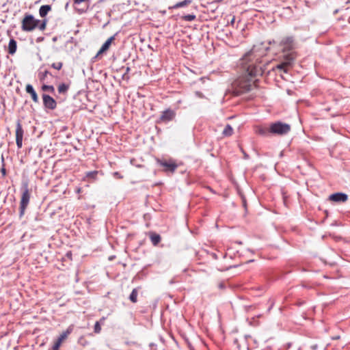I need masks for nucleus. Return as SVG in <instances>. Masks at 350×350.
<instances>
[{"instance_id": "obj_1", "label": "nucleus", "mask_w": 350, "mask_h": 350, "mask_svg": "<svg viewBox=\"0 0 350 350\" xmlns=\"http://www.w3.org/2000/svg\"><path fill=\"white\" fill-rule=\"evenodd\" d=\"M265 55V51L258 53L254 45V48L243 56L241 64L250 77L262 74L261 68L257 64L261 62V57Z\"/></svg>"}, {"instance_id": "obj_2", "label": "nucleus", "mask_w": 350, "mask_h": 350, "mask_svg": "<svg viewBox=\"0 0 350 350\" xmlns=\"http://www.w3.org/2000/svg\"><path fill=\"white\" fill-rule=\"evenodd\" d=\"M291 129L290 124L282 122L281 121H277L270 124L269 126V131L271 135L283 136L287 135Z\"/></svg>"}, {"instance_id": "obj_3", "label": "nucleus", "mask_w": 350, "mask_h": 350, "mask_svg": "<svg viewBox=\"0 0 350 350\" xmlns=\"http://www.w3.org/2000/svg\"><path fill=\"white\" fill-rule=\"evenodd\" d=\"M254 82L245 77L239 78L235 83V91L237 94H241L252 90Z\"/></svg>"}, {"instance_id": "obj_4", "label": "nucleus", "mask_w": 350, "mask_h": 350, "mask_svg": "<svg viewBox=\"0 0 350 350\" xmlns=\"http://www.w3.org/2000/svg\"><path fill=\"white\" fill-rule=\"evenodd\" d=\"M40 23V20L36 19L32 15L25 14L22 20V29L26 31H30L36 29Z\"/></svg>"}, {"instance_id": "obj_5", "label": "nucleus", "mask_w": 350, "mask_h": 350, "mask_svg": "<svg viewBox=\"0 0 350 350\" xmlns=\"http://www.w3.org/2000/svg\"><path fill=\"white\" fill-rule=\"evenodd\" d=\"M157 163L161 167H163V171L166 173L173 174L178 167V165L176 161L172 159H157Z\"/></svg>"}, {"instance_id": "obj_6", "label": "nucleus", "mask_w": 350, "mask_h": 350, "mask_svg": "<svg viewBox=\"0 0 350 350\" xmlns=\"http://www.w3.org/2000/svg\"><path fill=\"white\" fill-rule=\"evenodd\" d=\"M297 53L291 47H288L282 51L280 59L291 66L297 58Z\"/></svg>"}, {"instance_id": "obj_7", "label": "nucleus", "mask_w": 350, "mask_h": 350, "mask_svg": "<svg viewBox=\"0 0 350 350\" xmlns=\"http://www.w3.org/2000/svg\"><path fill=\"white\" fill-rule=\"evenodd\" d=\"M30 200V192L28 189L27 185H25L24 191H23L21 202H20V217H23L25 214V209L27 208Z\"/></svg>"}, {"instance_id": "obj_8", "label": "nucleus", "mask_w": 350, "mask_h": 350, "mask_svg": "<svg viewBox=\"0 0 350 350\" xmlns=\"http://www.w3.org/2000/svg\"><path fill=\"white\" fill-rule=\"evenodd\" d=\"M176 116L174 111L167 109L163 111L158 120L159 123H167L172 121Z\"/></svg>"}, {"instance_id": "obj_9", "label": "nucleus", "mask_w": 350, "mask_h": 350, "mask_svg": "<svg viewBox=\"0 0 350 350\" xmlns=\"http://www.w3.org/2000/svg\"><path fill=\"white\" fill-rule=\"evenodd\" d=\"M23 134L24 130L21 122L18 120L16 126V143L18 148H21L23 146Z\"/></svg>"}, {"instance_id": "obj_10", "label": "nucleus", "mask_w": 350, "mask_h": 350, "mask_svg": "<svg viewBox=\"0 0 350 350\" xmlns=\"http://www.w3.org/2000/svg\"><path fill=\"white\" fill-rule=\"evenodd\" d=\"M42 99L43 105L46 108L51 110H53L56 108L57 103L55 100V99L51 96L48 94H43Z\"/></svg>"}, {"instance_id": "obj_11", "label": "nucleus", "mask_w": 350, "mask_h": 350, "mask_svg": "<svg viewBox=\"0 0 350 350\" xmlns=\"http://www.w3.org/2000/svg\"><path fill=\"white\" fill-rule=\"evenodd\" d=\"M329 200L335 202H345L348 196L344 193H335L329 196Z\"/></svg>"}, {"instance_id": "obj_12", "label": "nucleus", "mask_w": 350, "mask_h": 350, "mask_svg": "<svg viewBox=\"0 0 350 350\" xmlns=\"http://www.w3.org/2000/svg\"><path fill=\"white\" fill-rule=\"evenodd\" d=\"M110 45H103L100 49L97 52L96 55L92 58V62H96V61L100 59L103 57V55L107 51H108Z\"/></svg>"}, {"instance_id": "obj_13", "label": "nucleus", "mask_w": 350, "mask_h": 350, "mask_svg": "<svg viewBox=\"0 0 350 350\" xmlns=\"http://www.w3.org/2000/svg\"><path fill=\"white\" fill-rule=\"evenodd\" d=\"M52 76L51 73L47 70H42L41 69L38 71V77L40 80V81L42 83H44L46 82H48V77Z\"/></svg>"}, {"instance_id": "obj_14", "label": "nucleus", "mask_w": 350, "mask_h": 350, "mask_svg": "<svg viewBox=\"0 0 350 350\" xmlns=\"http://www.w3.org/2000/svg\"><path fill=\"white\" fill-rule=\"evenodd\" d=\"M25 90L27 93L31 95V99L34 103H38L39 99L37 93L36 92L35 90L31 84H27L26 85Z\"/></svg>"}, {"instance_id": "obj_15", "label": "nucleus", "mask_w": 350, "mask_h": 350, "mask_svg": "<svg viewBox=\"0 0 350 350\" xmlns=\"http://www.w3.org/2000/svg\"><path fill=\"white\" fill-rule=\"evenodd\" d=\"M255 132L256 134L262 135V136H267L270 134V131H269V127L262 126H256L255 129Z\"/></svg>"}, {"instance_id": "obj_16", "label": "nucleus", "mask_w": 350, "mask_h": 350, "mask_svg": "<svg viewBox=\"0 0 350 350\" xmlns=\"http://www.w3.org/2000/svg\"><path fill=\"white\" fill-rule=\"evenodd\" d=\"M73 330V326L72 325H70L67 329L64 332H63L58 337V339H59L60 340L62 341H64L65 340L68 336L71 334V332H72Z\"/></svg>"}, {"instance_id": "obj_17", "label": "nucleus", "mask_w": 350, "mask_h": 350, "mask_svg": "<svg viewBox=\"0 0 350 350\" xmlns=\"http://www.w3.org/2000/svg\"><path fill=\"white\" fill-rule=\"evenodd\" d=\"M51 10V6L49 5H42L39 10V14L41 17L46 16L48 12Z\"/></svg>"}, {"instance_id": "obj_18", "label": "nucleus", "mask_w": 350, "mask_h": 350, "mask_svg": "<svg viewBox=\"0 0 350 350\" xmlns=\"http://www.w3.org/2000/svg\"><path fill=\"white\" fill-rule=\"evenodd\" d=\"M150 239L154 245H157L161 241V236L155 232L150 233Z\"/></svg>"}, {"instance_id": "obj_19", "label": "nucleus", "mask_w": 350, "mask_h": 350, "mask_svg": "<svg viewBox=\"0 0 350 350\" xmlns=\"http://www.w3.org/2000/svg\"><path fill=\"white\" fill-rule=\"evenodd\" d=\"M192 1L193 0H184L183 1L176 3L172 6L169 7V9H177L179 8L185 7L190 4Z\"/></svg>"}, {"instance_id": "obj_20", "label": "nucleus", "mask_w": 350, "mask_h": 350, "mask_svg": "<svg viewBox=\"0 0 350 350\" xmlns=\"http://www.w3.org/2000/svg\"><path fill=\"white\" fill-rule=\"evenodd\" d=\"M69 88H70L69 84L63 83L58 85L57 91H58L59 94H65L67 93Z\"/></svg>"}, {"instance_id": "obj_21", "label": "nucleus", "mask_w": 350, "mask_h": 350, "mask_svg": "<svg viewBox=\"0 0 350 350\" xmlns=\"http://www.w3.org/2000/svg\"><path fill=\"white\" fill-rule=\"evenodd\" d=\"M105 320V318L103 317L102 319H100V320L99 321H96L95 323L94 327V331L96 334H99L100 332V331H101L100 324H103Z\"/></svg>"}, {"instance_id": "obj_22", "label": "nucleus", "mask_w": 350, "mask_h": 350, "mask_svg": "<svg viewBox=\"0 0 350 350\" xmlns=\"http://www.w3.org/2000/svg\"><path fill=\"white\" fill-rule=\"evenodd\" d=\"M232 134H233V129L232 128V126L230 124H227L225 126V128L222 132V135L224 137H230Z\"/></svg>"}, {"instance_id": "obj_23", "label": "nucleus", "mask_w": 350, "mask_h": 350, "mask_svg": "<svg viewBox=\"0 0 350 350\" xmlns=\"http://www.w3.org/2000/svg\"><path fill=\"white\" fill-rule=\"evenodd\" d=\"M138 288H134L129 295V299L132 303H136L137 301Z\"/></svg>"}, {"instance_id": "obj_24", "label": "nucleus", "mask_w": 350, "mask_h": 350, "mask_svg": "<svg viewBox=\"0 0 350 350\" xmlns=\"http://www.w3.org/2000/svg\"><path fill=\"white\" fill-rule=\"evenodd\" d=\"M98 174V171H91V172H88L86 174H85V178H92V179H96L97 178V175Z\"/></svg>"}, {"instance_id": "obj_25", "label": "nucleus", "mask_w": 350, "mask_h": 350, "mask_svg": "<svg viewBox=\"0 0 350 350\" xmlns=\"http://www.w3.org/2000/svg\"><path fill=\"white\" fill-rule=\"evenodd\" d=\"M42 90L44 92L49 91L52 94L55 92V88L53 85H46L44 83H43V85L42 86Z\"/></svg>"}, {"instance_id": "obj_26", "label": "nucleus", "mask_w": 350, "mask_h": 350, "mask_svg": "<svg viewBox=\"0 0 350 350\" xmlns=\"http://www.w3.org/2000/svg\"><path fill=\"white\" fill-rule=\"evenodd\" d=\"M287 66H288V65L282 61L281 64H279L275 66V68L278 70H283L284 72H287Z\"/></svg>"}, {"instance_id": "obj_27", "label": "nucleus", "mask_w": 350, "mask_h": 350, "mask_svg": "<svg viewBox=\"0 0 350 350\" xmlns=\"http://www.w3.org/2000/svg\"><path fill=\"white\" fill-rule=\"evenodd\" d=\"M196 18V16L195 14H187L182 16V19L185 21H193Z\"/></svg>"}, {"instance_id": "obj_28", "label": "nucleus", "mask_w": 350, "mask_h": 350, "mask_svg": "<svg viewBox=\"0 0 350 350\" xmlns=\"http://www.w3.org/2000/svg\"><path fill=\"white\" fill-rule=\"evenodd\" d=\"M51 68L55 69V70H59L62 69V66H63V63L62 62H56V63H53L51 65Z\"/></svg>"}, {"instance_id": "obj_29", "label": "nucleus", "mask_w": 350, "mask_h": 350, "mask_svg": "<svg viewBox=\"0 0 350 350\" xmlns=\"http://www.w3.org/2000/svg\"><path fill=\"white\" fill-rule=\"evenodd\" d=\"M17 45H8V53L11 55L15 53Z\"/></svg>"}, {"instance_id": "obj_30", "label": "nucleus", "mask_w": 350, "mask_h": 350, "mask_svg": "<svg viewBox=\"0 0 350 350\" xmlns=\"http://www.w3.org/2000/svg\"><path fill=\"white\" fill-rule=\"evenodd\" d=\"M46 21L45 20H44L42 21H40V23L38 27H39V29L40 30H44L46 28Z\"/></svg>"}, {"instance_id": "obj_31", "label": "nucleus", "mask_w": 350, "mask_h": 350, "mask_svg": "<svg viewBox=\"0 0 350 350\" xmlns=\"http://www.w3.org/2000/svg\"><path fill=\"white\" fill-rule=\"evenodd\" d=\"M113 176L116 178L122 179L123 178V176L121 175L118 172H115L113 173Z\"/></svg>"}, {"instance_id": "obj_32", "label": "nucleus", "mask_w": 350, "mask_h": 350, "mask_svg": "<svg viewBox=\"0 0 350 350\" xmlns=\"http://www.w3.org/2000/svg\"><path fill=\"white\" fill-rule=\"evenodd\" d=\"M60 346L61 345L55 341L52 347V350H59Z\"/></svg>"}, {"instance_id": "obj_33", "label": "nucleus", "mask_w": 350, "mask_h": 350, "mask_svg": "<svg viewBox=\"0 0 350 350\" xmlns=\"http://www.w3.org/2000/svg\"><path fill=\"white\" fill-rule=\"evenodd\" d=\"M114 40V36L109 37L104 44H111Z\"/></svg>"}, {"instance_id": "obj_34", "label": "nucleus", "mask_w": 350, "mask_h": 350, "mask_svg": "<svg viewBox=\"0 0 350 350\" xmlns=\"http://www.w3.org/2000/svg\"><path fill=\"white\" fill-rule=\"evenodd\" d=\"M294 42L293 37H288L286 38V44H291Z\"/></svg>"}, {"instance_id": "obj_35", "label": "nucleus", "mask_w": 350, "mask_h": 350, "mask_svg": "<svg viewBox=\"0 0 350 350\" xmlns=\"http://www.w3.org/2000/svg\"><path fill=\"white\" fill-rule=\"evenodd\" d=\"M89 0H73L75 4H80L83 2L88 1Z\"/></svg>"}, {"instance_id": "obj_36", "label": "nucleus", "mask_w": 350, "mask_h": 350, "mask_svg": "<svg viewBox=\"0 0 350 350\" xmlns=\"http://www.w3.org/2000/svg\"><path fill=\"white\" fill-rule=\"evenodd\" d=\"M219 288H221V289L224 288H225V285H224V284L223 282H220V283L219 284Z\"/></svg>"}, {"instance_id": "obj_37", "label": "nucleus", "mask_w": 350, "mask_h": 350, "mask_svg": "<svg viewBox=\"0 0 350 350\" xmlns=\"http://www.w3.org/2000/svg\"><path fill=\"white\" fill-rule=\"evenodd\" d=\"M81 190H82V189H81V187H78V188H77V189H76V192H77V193H80L81 192Z\"/></svg>"}, {"instance_id": "obj_38", "label": "nucleus", "mask_w": 350, "mask_h": 350, "mask_svg": "<svg viewBox=\"0 0 350 350\" xmlns=\"http://www.w3.org/2000/svg\"><path fill=\"white\" fill-rule=\"evenodd\" d=\"M9 44H16V41H15L14 40L11 39V40H10Z\"/></svg>"}, {"instance_id": "obj_39", "label": "nucleus", "mask_w": 350, "mask_h": 350, "mask_svg": "<svg viewBox=\"0 0 350 350\" xmlns=\"http://www.w3.org/2000/svg\"><path fill=\"white\" fill-rule=\"evenodd\" d=\"M56 342L59 344L60 345H62V343L63 342V341L60 340L59 339H57Z\"/></svg>"}, {"instance_id": "obj_40", "label": "nucleus", "mask_w": 350, "mask_h": 350, "mask_svg": "<svg viewBox=\"0 0 350 350\" xmlns=\"http://www.w3.org/2000/svg\"><path fill=\"white\" fill-rule=\"evenodd\" d=\"M1 172H2L3 174H4V175L5 174V170L4 168L2 169Z\"/></svg>"}, {"instance_id": "obj_41", "label": "nucleus", "mask_w": 350, "mask_h": 350, "mask_svg": "<svg viewBox=\"0 0 350 350\" xmlns=\"http://www.w3.org/2000/svg\"><path fill=\"white\" fill-rule=\"evenodd\" d=\"M234 17H233V18L232 19V21H231V23H232V24H233V23H234Z\"/></svg>"}, {"instance_id": "obj_42", "label": "nucleus", "mask_w": 350, "mask_h": 350, "mask_svg": "<svg viewBox=\"0 0 350 350\" xmlns=\"http://www.w3.org/2000/svg\"><path fill=\"white\" fill-rule=\"evenodd\" d=\"M148 48H150V49H153L151 47V45H150V44H148Z\"/></svg>"}]
</instances>
